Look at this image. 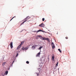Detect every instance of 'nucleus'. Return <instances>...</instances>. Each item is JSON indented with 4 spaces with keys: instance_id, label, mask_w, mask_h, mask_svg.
<instances>
[{
    "instance_id": "nucleus-1",
    "label": "nucleus",
    "mask_w": 76,
    "mask_h": 76,
    "mask_svg": "<svg viewBox=\"0 0 76 76\" xmlns=\"http://www.w3.org/2000/svg\"><path fill=\"white\" fill-rule=\"evenodd\" d=\"M25 20L24 22H23V23H21L20 25V26H21V25H23L24 24V23H25V22H29V21H30V20H28V17H27L26 18H25Z\"/></svg>"
},
{
    "instance_id": "nucleus-2",
    "label": "nucleus",
    "mask_w": 76,
    "mask_h": 76,
    "mask_svg": "<svg viewBox=\"0 0 76 76\" xmlns=\"http://www.w3.org/2000/svg\"><path fill=\"white\" fill-rule=\"evenodd\" d=\"M40 31H42V32H43V31H42V30H41V29H39V30H38V31H33V32H37V33H38V32H40Z\"/></svg>"
},
{
    "instance_id": "nucleus-3",
    "label": "nucleus",
    "mask_w": 76,
    "mask_h": 76,
    "mask_svg": "<svg viewBox=\"0 0 76 76\" xmlns=\"http://www.w3.org/2000/svg\"><path fill=\"white\" fill-rule=\"evenodd\" d=\"M45 26V25L43 23H42L39 25V26H40V27H44Z\"/></svg>"
},
{
    "instance_id": "nucleus-4",
    "label": "nucleus",
    "mask_w": 76,
    "mask_h": 76,
    "mask_svg": "<svg viewBox=\"0 0 76 76\" xmlns=\"http://www.w3.org/2000/svg\"><path fill=\"white\" fill-rule=\"evenodd\" d=\"M10 46L11 48H13V42H11L10 43Z\"/></svg>"
},
{
    "instance_id": "nucleus-5",
    "label": "nucleus",
    "mask_w": 76,
    "mask_h": 76,
    "mask_svg": "<svg viewBox=\"0 0 76 76\" xmlns=\"http://www.w3.org/2000/svg\"><path fill=\"white\" fill-rule=\"evenodd\" d=\"M52 61H54V55L53 54L52 55Z\"/></svg>"
},
{
    "instance_id": "nucleus-6",
    "label": "nucleus",
    "mask_w": 76,
    "mask_h": 76,
    "mask_svg": "<svg viewBox=\"0 0 76 76\" xmlns=\"http://www.w3.org/2000/svg\"><path fill=\"white\" fill-rule=\"evenodd\" d=\"M44 40H47L48 42H49L50 39L48 38L44 37Z\"/></svg>"
},
{
    "instance_id": "nucleus-7",
    "label": "nucleus",
    "mask_w": 76,
    "mask_h": 76,
    "mask_svg": "<svg viewBox=\"0 0 76 76\" xmlns=\"http://www.w3.org/2000/svg\"><path fill=\"white\" fill-rule=\"evenodd\" d=\"M36 46H37V45H34L32 46V48L33 50H34V49L35 48V47H36Z\"/></svg>"
},
{
    "instance_id": "nucleus-8",
    "label": "nucleus",
    "mask_w": 76,
    "mask_h": 76,
    "mask_svg": "<svg viewBox=\"0 0 76 76\" xmlns=\"http://www.w3.org/2000/svg\"><path fill=\"white\" fill-rule=\"evenodd\" d=\"M20 47H21V45H19V46L17 47V50H18L19 49H20Z\"/></svg>"
},
{
    "instance_id": "nucleus-9",
    "label": "nucleus",
    "mask_w": 76,
    "mask_h": 76,
    "mask_svg": "<svg viewBox=\"0 0 76 76\" xmlns=\"http://www.w3.org/2000/svg\"><path fill=\"white\" fill-rule=\"evenodd\" d=\"M8 74V71H6L5 72V75H7Z\"/></svg>"
},
{
    "instance_id": "nucleus-10",
    "label": "nucleus",
    "mask_w": 76,
    "mask_h": 76,
    "mask_svg": "<svg viewBox=\"0 0 76 76\" xmlns=\"http://www.w3.org/2000/svg\"><path fill=\"white\" fill-rule=\"evenodd\" d=\"M23 43H24V41H23V42H21V43L20 44V45L21 46V45H22V44H23Z\"/></svg>"
},
{
    "instance_id": "nucleus-11",
    "label": "nucleus",
    "mask_w": 76,
    "mask_h": 76,
    "mask_svg": "<svg viewBox=\"0 0 76 76\" xmlns=\"http://www.w3.org/2000/svg\"><path fill=\"white\" fill-rule=\"evenodd\" d=\"M6 62L3 63L2 64V66H4V65H5V64H6Z\"/></svg>"
},
{
    "instance_id": "nucleus-12",
    "label": "nucleus",
    "mask_w": 76,
    "mask_h": 76,
    "mask_svg": "<svg viewBox=\"0 0 76 76\" xmlns=\"http://www.w3.org/2000/svg\"><path fill=\"white\" fill-rule=\"evenodd\" d=\"M41 53H40V52L37 55V56H39V55H40V54Z\"/></svg>"
},
{
    "instance_id": "nucleus-13",
    "label": "nucleus",
    "mask_w": 76,
    "mask_h": 76,
    "mask_svg": "<svg viewBox=\"0 0 76 76\" xmlns=\"http://www.w3.org/2000/svg\"><path fill=\"white\" fill-rule=\"evenodd\" d=\"M52 46V48H53V49H54V48H55V45L53 46Z\"/></svg>"
},
{
    "instance_id": "nucleus-14",
    "label": "nucleus",
    "mask_w": 76,
    "mask_h": 76,
    "mask_svg": "<svg viewBox=\"0 0 76 76\" xmlns=\"http://www.w3.org/2000/svg\"><path fill=\"white\" fill-rule=\"evenodd\" d=\"M41 39H42V40H44V37H41Z\"/></svg>"
},
{
    "instance_id": "nucleus-15",
    "label": "nucleus",
    "mask_w": 76,
    "mask_h": 76,
    "mask_svg": "<svg viewBox=\"0 0 76 76\" xmlns=\"http://www.w3.org/2000/svg\"><path fill=\"white\" fill-rule=\"evenodd\" d=\"M38 37H39V38H41L42 37V36L40 35H39L38 36Z\"/></svg>"
},
{
    "instance_id": "nucleus-16",
    "label": "nucleus",
    "mask_w": 76,
    "mask_h": 76,
    "mask_svg": "<svg viewBox=\"0 0 76 76\" xmlns=\"http://www.w3.org/2000/svg\"><path fill=\"white\" fill-rule=\"evenodd\" d=\"M51 45H52V46L54 45V43L52 42Z\"/></svg>"
},
{
    "instance_id": "nucleus-17",
    "label": "nucleus",
    "mask_w": 76,
    "mask_h": 76,
    "mask_svg": "<svg viewBox=\"0 0 76 76\" xmlns=\"http://www.w3.org/2000/svg\"><path fill=\"white\" fill-rule=\"evenodd\" d=\"M58 50L59 51V52H60V53H61V50H60V49H58Z\"/></svg>"
},
{
    "instance_id": "nucleus-18",
    "label": "nucleus",
    "mask_w": 76,
    "mask_h": 76,
    "mask_svg": "<svg viewBox=\"0 0 76 76\" xmlns=\"http://www.w3.org/2000/svg\"><path fill=\"white\" fill-rule=\"evenodd\" d=\"M25 49L26 50H28V47H27L26 48H25Z\"/></svg>"
},
{
    "instance_id": "nucleus-19",
    "label": "nucleus",
    "mask_w": 76,
    "mask_h": 76,
    "mask_svg": "<svg viewBox=\"0 0 76 76\" xmlns=\"http://www.w3.org/2000/svg\"><path fill=\"white\" fill-rule=\"evenodd\" d=\"M58 62H57V64H56V67H57V66H58Z\"/></svg>"
},
{
    "instance_id": "nucleus-20",
    "label": "nucleus",
    "mask_w": 76,
    "mask_h": 76,
    "mask_svg": "<svg viewBox=\"0 0 76 76\" xmlns=\"http://www.w3.org/2000/svg\"><path fill=\"white\" fill-rule=\"evenodd\" d=\"M26 63H27V64H29V62L28 61H26Z\"/></svg>"
},
{
    "instance_id": "nucleus-21",
    "label": "nucleus",
    "mask_w": 76,
    "mask_h": 76,
    "mask_svg": "<svg viewBox=\"0 0 76 76\" xmlns=\"http://www.w3.org/2000/svg\"><path fill=\"white\" fill-rule=\"evenodd\" d=\"M42 20L43 22H44V20H45V19L44 18H43L42 19Z\"/></svg>"
},
{
    "instance_id": "nucleus-22",
    "label": "nucleus",
    "mask_w": 76,
    "mask_h": 76,
    "mask_svg": "<svg viewBox=\"0 0 76 76\" xmlns=\"http://www.w3.org/2000/svg\"><path fill=\"white\" fill-rule=\"evenodd\" d=\"M42 48V47H40L39 48V50H41V48Z\"/></svg>"
},
{
    "instance_id": "nucleus-23",
    "label": "nucleus",
    "mask_w": 76,
    "mask_h": 76,
    "mask_svg": "<svg viewBox=\"0 0 76 76\" xmlns=\"http://www.w3.org/2000/svg\"><path fill=\"white\" fill-rule=\"evenodd\" d=\"M15 18V17H13L10 20V21H11V20H12V19H13V18Z\"/></svg>"
},
{
    "instance_id": "nucleus-24",
    "label": "nucleus",
    "mask_w": 76,
    "mask_h": 76,
    "mask_svg": "<svg viewBox=\"0 0 76 76\" xmlns=\"http://www.w3.org/2000/svg\"><path fill=\"white\" fill-rule=\"evenodd\" d=\"M18 53H17L16 56V57H17V56H18Z\"/></svg>"
},
{
    "instance_id": "nucleus-25",
    "label": "nucleus",
    "mask_w": 76,
    "mask_h": 76,
    "mask_svg": "<svg viewBox=\"0 0 76 76\" xmlns=\"http://www.w3.org/2000/svg\"><path fill=\"white\" fill-rule=\"evenodd\" d=\"M65 38H66V39H68V37H65Z\"/></svg>"
},
{
    "instance_id": "nucleus-26",
    "label": "nucleus",
    "mask_w": 76,
    "mask_h": 76,
    "mask_svg": "<svg viewBox=\"0 0 76 76\" xmlns=\"http://www.w3.org/2000/svg\"><path fill=\"white\" fill-rule=\"evenodd\" d=\"M22 50H25V48H22Z\"/></svg>"
},
{
    "instance_id": "nucleus-27",
    "label": "nucleus",
    "mask_w": 76,
    "mask_h": 76,
    "mask_svg": "<svg viewBox=\"0 0 76 76\" xmlns=\"http://www.w3.org/2000/svg\"><path fill=\"white\" fill-rule=\"evenodd\" d=\"M48 59L49 60H50V58H49V57L48 58Z\"/></svg>"
},
{
    "instance_id": "nucleus-28",
    "label": "nucleus",
    "mask_w": 76,
    "mask_h": 76,
    "mask_svg": "<svg viewBox=\"0 0 76 76\" xmlns=\"http://www.w3.org/2000/svg\"><path fill=\"white\" fill-rule=\"evenodd\" d=\"M15 62V61H13L12 63V64L13 63H14Z\"/></svg>"
},
{
    "instance_id": "nucleus-29",
    "label": "nucleus",
    "mask_w": 76,
    "mask_h": 76,
    "mask_svg": "<svg viewBox=\"0 0 76 76\" xmlns=\"http://www.w3.org/2000/svg\"><path fill=\"white\" fill-rule=\"evenodd\" d=\"M39 75V74H37V76H38Z\"/></svg>"
},
{
    "instance_id": "nucleus-30",
    "label": "nucleus",
    "mask_w": 76,
    "mask_h": 76,
    "mask_svg": "<svg viewBox=\"0 0 76 76\" xmlns=\"http://www.w3.org/2000/svg\"><path fill=\"white\" fill-rule=\"evenodd\" d=\"M3 76H4V75Z\"/></svg>"
},
{
    "instance_id": "nucleus-31",
    "label": "nucleus",
    "mask_w": 76,
    "mask_h": 76,
    "mask_svg": "<svg viewBox=\"0 0 76 76\" xmlns=\"http://www.w3.org/2000/svg\"><path fill=\"white\" fill-rule=\"evenodd\" d=\"M3 60H4V58L3 59Z\"/></svg>"
},
{
    "instance_id": "nucleus-32",
    "label": "nucleus",
    "mask_w": 76,
    "mask_h": 76,
    "mask_svg": "<svg viewBox=\"0 0 76 76\" xmlns=\"http://www.w3.org/2000/svg\"><path fill=\"white\" fill-rule=\"evenodd\" d=\"M67 74H68V73H67Z\"/></svg>"
}]
</instances>
